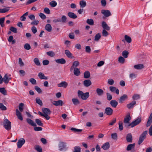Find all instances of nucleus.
Returning a JSON list of instances; mask_svg holds the SVG:
<instances>
[{"instance_id": "obj_36", "label": "nucleus", "mask_w": 152, "mask_h": 152, "mask_svg": "<svg viewBox=\"0 0 152 152\" xmlns=\"http://www.w3.org/2000/svg\"><path fill=\"white\" fill-rule=\"evenodd\" d=\"M80 4L81 7L83 8L86 6V4L85 1L84 0H82L80 1Z\"/></svg>"}, {"instance_id": "obj_10", "label": "nucleus", "mask_w": 152, "mask_h": 152, "mask_svg": "<svg viewBox=\"0 0 152 152\" xmlns=\"http://www.w3.org/2000/svg\"><path fill=\"white\" fill-rule=\"evenodd\" d=\"M113 110L110 107H107L105 108V109L104 113L107 115H111L113 113Z\"/></svg>"}, {"instance_id": "obj_26", "label": "nucleus", "mask_w": 152, "mask_h": 152, "mask_svg": "<svg viewBox=\"0 0 152 152\" xmlns=\"http://www.w3.org/2000/svg\"><path fill=\"white\" fill-rule=\"evenodd\" d=\"M65 54L69 58H73L72 55V53L68 50H65Z\"/></svg>"}, {"instance_id": "obj_61", "label": "nucleus", "mask_w": 152, "mask_h": 152, "mask_svg": "<svg viewBox=\"0 0 152 152\" xmlns=\"http://www.w3.org/2000/svg\"><path fill=\"white\" fill-rule=\"evenodd\" d=\"M34 20L31 22V24L32 25H37L39 23V21L37 20Z\"/></svg>"}, {"instance_id": "obj_45", "label": "nucleus", "mask_w": 152, "mask_h": 152, "mask_svg": "<svg viewBox=\"0 0 152 152\" xmlns=\"http://www.w3.org/2000/svg\"><path fill=\"white\" fill-rule=\"evenodd\" d=\"M125 60L124 58L122 56H120L118 58V61L121 64H124V63Z\"/></svg>"}, {"instance_id": "obj_20", "label": "nucleus", "mask_w": 152, "mask_h": 152, "mask_svg": "<svg viewBox=\"0 0 152 152\" xmlns=\"http://www.w3.org/2000/svg\"><path fill=\"white\" fill-rule=\"evenodd\" d=\"M11 79L8 77L7 74H6L3 78V81L6 84H7L9 81Z\"/></svg>"}, {"instance_id": "obj_47", "label": "nucleus", "mask_w": 152, "mask_h": 152, "mask_svg": "<svg viewBox=\"0 0 152 152\" xmlns=\"http://www.w3.org/2000/svg\"><path fill=\"white\" fill-rule=\"evenodd\" d=\"M0 109L2 110H6L7 108L2 103H0Z\"/></svg>"}, {"instance_id": "obj_23", "label": "nucleus", "mask_w": 152, "mask_h": 152, "mask_svg": "<svg viewBox=\"0 0 152 152\" xmlns=\"http://www.w3.org/2000/svg\"><path fill=\"white\" fill-rule=\"evenodd\" d=\"M38 76L40 79H45L47 80L48 79L47 77L45 76L44 74L41 72H39L38 74Z\"/></svg>"}, {"instance_id": "obj_52", "label": "nucleus", "mask_w": 152, "mask_h": 152, "mask_svg": "<svg viewBox=\"0 0 152 152\" xmlns=\"http://www.w3.org/2000/svg\"><path fill=\"white\" fill-rule=\"evenodd\" d=\"M35 148L39 152H42V148L41 147L38 145H36L35 146Z\"/></svg>"}, {"instance_id": "obj_34", "label": "nucleus", "mask_w": 152, "mask_h": 152, "mask_svg": "<svg viewBox=\"0 0 152 152\" xmlns=\"http://www.w3.org/2000/svg\"><path fill=\"white\" fill-rule=\"evenodd\" d=\"M124 39L128 43H130L132 42V39L128 35H125L124 36Z\"/></svg>"}, {"instance_id": "obj_11", "label": "nucleus", "mask_w": 152, "mask_h": 152, "mask_svg": "<svg viewBox=\"0 0 152 152\" xmlns=\"http://www.w3.org/2000/svg\"><path fill=\"white\" fill-rule=\"evenodd\" d=\"M131 119L130 114L128 113L126 115L124 118V123L128 125L129 124V122Z\"/></svg>"}, {"instance_id": "obj_43", "label": "nucleus", "mask_w": 152, "mask_h": 152, "mask_svg": "<svg viewBox=\"0 0 152 152\" xmlns=\"http://www.w3.org/2000/svg\"><path fill=\"white\" fill-rule=\"evenodd\" d=\"M0 92L4 95H7V91L4 88H0Z\"/></svg>"}, {"instance_id": "obj_25", "label": "nucleus", "mask_w": 152, "mask_h": 152, "mask_svg": "<svg viewBox=\"0 0 152 152\" xmlns=\"http://www.w3.org/2000/svg\"><path fill=\"white\" fill-rule=\"evenodd\" d=\"M67 15L69 17L73 19H76L77 17L76 15L72 12H69L67 13Z\"/></svg>"}, {"instance_id": "obj_42", "label": "nucleus", "mask_w": 152, "mask_h": 152, "mask_svg": "<svg viewBox=\"0 0 152 152\" xmlns=\"http://www.w3.org/2000/svg\"><path fill=\"white\" fill-rule=\"evenodd\" d=\"M70 129L75 132L77 133L81 132L83 130L82 129H78L74 128H71Z\"/></svg>"}, {"instance_id": "obj_64", "label": "nucleus", "mask_w": 152, "mask_h": 152, "mask_svg": "<svg viewBox=\"0 0 152 152\" xmlns=\"http://www.w3.org/2000/svg\"><path fill=\"white\" fill-rule=\"evenodd\" d=\"M44 12L46 14H49L50 13V11L48 7H45L44 9Z\"/></svg>"}, {"instance_id": "obj_19", "label": "nucleus", "mask_w": 152, "mask_h": 152, "mask_svg": "<svg viewBox=\"0 0 152 152\" xmlns=\"http://www.w3.org/2000/svg\"><path fill=\"white\" fill-rule=\"evenodd\" d=\"M55 61L57 63L61 64H65L66 62V61L64 58L58 59L55 60Z\"/></svg>"}, {"instance_id": "obj_40", "label": "nucleus", "mask_w": 152, "mask_h": 152, "mask_svg": "<svg viewBox=\"0 0 152 152\" xmlns=\"http://www.w3.org/2000/svg\"><path fill=\"white\" fill-rule=\"evenodd\" d=\"M36 123L37 124L40 126H42L43 125V123L42 122V121L39 119H36L35 120Z\"/></svg>"}, {"instance_id": "obj_56", "label": "nucleus", "mask_w": 152, "mask_h": 152, "mask_svg": "<svg viewBox=\"0 0 152 152\" xmlns=\"http://www.w3.org/2000/svg\"><path fill=\"white\" fill-rule=\"evenodd\" d=\"M106 30L103 29L102 31V35L104 37L107 36L109 34L108 32L106 31Z\"/></svg>"}, {"instance_id": "obj_44", "label": "nucleus", "mask_w": 152, "mask_h": 152, "mask_svg": "<svg viewBox=\"0 0 152 152\" xmlns=\"http://www.w3.org/2000/svg\"><path fill=\"white\" fill-rule=\"evenodd\" d=\"M36 102L40 106H42V105L43 103L42 100L40 99L39 98H37L35 99Z\"/></svg>"}, {"instance_id": "obj_27", "label": "nucleus", "mask_w": 152, "mask_h": 152, "mask_svg": "<svg viewBox=\"0 0 152 152\" xmlns=\"http://www.w3.org/2000/svg\"><path fill=\"white\" fill-rule=\"evenodd\" d=\"M134 68L137 69H141L144 68V65L142 64L135 65L134 66Z\"/></svg>"}, {"instance_id": "obj_35", "label": "nucleus", "mask_w": 152, "mask_h": 152, "mask_svg": "<svg viewBox=\"0 0 152 152\" xmlns=\"http://www.w3.org/2000/svg\"><path fill=\"white\" fill-rule=\"evenodd\" d=\"M67 18L65 15H63L61 18H60V23H65L66 21Z\"/></svg>"}, {"instance_id": "obj_14", "label": "nucleus", "mask_w": 152, "mask_h": 152, "mask_svg": "<svg viewBox=\"0 0 152 152\" xmlns=\"http://www.w3.org/2000/svg\"><path fill=\"white\" fill-rule=\"evenodd\" d=\"M16 115L20 121H22L23 118L21 113L18 110V109L16 110Z\"/></svg>"}, {"instance_id": "obj_16", "label": "nucleus", "mask_w": 152, "mask_h": 152, "mask_svg": "<svg viewBox=\"0 0 152 152\" xmlns=\"http://www.w3.org/2000/svg\"><path fill=\"white\" fill-rule=\"evenodd\" d=\"M110 91L113 92H115L117 94H119V90L113 86H110L109 88Z\"/></svg>"}, {"instance_id": "obj_53", "label": "nucleus", "mask_w": 152, "mask_h": 152, "mask_svg": "<svg viewBox=\"0 0 152 152\" xmlns=\"http://www.w3.org/2000/svg\"><path fill=\"white\" fill-rule=\"evenodd\" d=\"M24 48L27 50H28L31 49V46L29 44L26 43L24 45Z\"/></svg>"}, {"instance_id": "obj_54", "label": "nucleus", "mask_w": 152, "mask_h": 152, "mask_svg": "<svg viewBox=\"0 0 152 152\" xmlns=\"http://www.w3.org/2000/svg\"><path fill=\"white\" fill-rule=\"evenodd\" d=\"M35 90L38 92L39 94L42 93V90L40 88L37 86H35L34 87Z\"/></svg>"}, {"instance_id": "obj_22", "label": "nucleus", "mask_w": 152, "mask_h": 152, "mask_svg": "<svg viewBox=\"0 0 152 152\" xmlns=\"http://www.w3.org/2000/svg\"><path fill=\"white\" fill-rule=\"evenodd\" d=\"M67 85V83L65 81H62L60 83L58 84V87H63L64 88H66Z\"/></svg>"}, {"instance_id": "obj_49", "label": "nucleus", "mask_w": 152, "mask_h": 152, "mask_svg": "<svg viewBox=\"0 0 152 152\" xmlns=\"http://www.w3.org/2000/svg\"><path fill=\"white\" fill-rule=\"evenodd\" d=\"M34 62L35 64L37 66H40V63L38 59L37 58H35L34 60Z\"/></svg>"}, {"instance_id": "obj_24", "label": "nucleus", "mask_w": 152, "mask_h": 152, "mask_svg": "<svg viewBox=\"0 0 152 152\" xmlns=\"http://www.w3.org/2000/svg\"><path fill=\"white\" fill-rule=\"evenodd\" d=\"M42 110L44 114H49L51 113L50 110L48 108H42Z\"/></svg>"}, {"instance_id": "obj_17", "label": "nucleus", "mask_w": 152, "mask_h": 152, "mask_svg": "<svg viewBox=\"0 0 152 152\" xmlns=\"http://www.w3.org/2000/svg\"><path fill=\"white\" fill-rule=\"evenodd\" d=\"M110 147V144L109 142H107L104 143L102 146V148L104 150L109 149Z\"/></svg>"}, {"instance_id": "obj_15", "label": "nucleus", "mask_w": 152, "mask_h": 152, "mask_svg": "<svg viewBox=\"0 0 152 152\" xmlns=\"http://www.w3.org/2000/svg\"><path fill=\"white\" fill-rule=\"evenodd\" d=\"M132 134L130 133L127 134L126 137V140L128 142H132Z\"/></svg>"}, {"instance_id": "obj_9", "label": "nucleus", "mask_w": 152, "mask_h": 152, "mask_svg": "<svg viewBox=\"0 0 152 152\" xmlns=\"http://www.w3.org/2000/svg\"><path fill=\"white\" fill-rule=\"evenodd\" d=\"M25 140L23 138H21L17 142V146L18 148H20L25 143Z\"/></svg>"}, {"instance_id": "obj_21", "label": "nucleus", "mask_w": 152, "mask_h": 152, "mask_svg": "<svg viewBox=\"0 0 152 152\" xmlns=\"http://www.w3.org/2000/svg\"><path fill=\"white\" fill-rule=\"evenodd\" d=\"M91 82L90 80H86L84 81L83 84L86 87L90 86L91 84Z\"/></svg>"}, {"instance_id": "obj_28", "label": "nucleus", "mask_w": 152, "mask_h": 152, "mask_svg": "<svg viewBox=\"0 0 152 152\" xmlns=\"http://www.w3.org/2000/svg\"><path fill=\"white\" fill-rule=\"evenodd\" d=\"M136 104V102L135 101H133L131 103L127 104V107L128 109H131Z\"/></svg>"}, {"instance_id": "obj_30", "label": "nucleus", "mask_w": 152, "mask_h": 152, "mask_svg": "<svg viewBox=\"0 0 152 152\" xmlns=\"http://www.w3.org/2000/svg\"><path fill=\"white\" fill-rule=\"evenodd\" d=\"M45 29L48 32H50L52 31V27L50 24H47L45 26Z\"/></svg>"}, {"instance_id": "obj_12", "label": "nucleus", "mask_w": 152, "mask_h": 152, "mask_svg": "<svg viewBox=\"0 0 152 152\" xmlns=\"http://www.w3.org/2000/svg\"><path fill=\"white\" fill-rule=\"evenodd\" d=\"M53 104L56 106H62L64 104L63 102L61 100L58 101H54L52 102Z\"/></svg>"}, {"instance_id": "obj_38", "label": "nucleus", "mask_w": 152, "mask_h": 152, "mask_svg": "<svg viewBox=\"0 0 152 152\" xmlns=\"http://www.w3.org/2000/svg\"><path fill=\"white\" fill-rule=\"evenodd\" d=\"M84 78H88L90 77V73L88 71H86L84 73Z\"/></svg>"}, {"instance_id": "obj_60", "label": "nucleus", "mask_w": 152, "mask_h": 152, "mask_svg": "<svg viewBox=\"0 0 152 152\" xmlns=\"http://www.w3.org/2000/svg\"><path fill=\"white\" fill-rule=\"evenodd\" d=\"M46 54L48 55L51 57H53L54 55V53L53 51H50L47 52Z\"/></svg>"}, {"instance_id": "obj_8", "label": "nucleus", "mask_w": 152, "mask_h": 152, "mask_svg": "<svg viewBox=\"0 0 152 152\" xmlns=\"http://www.w3.org/2000/svg\"><path fill=\"white\" fill-rule=\"evenodd\" d=\"M128 96L125 94L121 96L118 99V102L119 103L122 104L124 102L128 99Z\"/></svg>"}, {"instance_id": "obj_46", "label": "nucleus", "mask_w": 152, "mask_h": 152, "mask_svg": "<svg viewBox=\"0 0 152 152\" xmlns=\"http://www.w3.org/2000/svg\"><path fill=\"white\" fill-rule=\"evenodd\" d=\"M50 5L52 7H55L57 5L56 2L54 1H52L49 3Z\"/></svg>"}, {"instance_id": "obj_33", "label": "nucleus", "mask_w": 152, "mask_h": 152, "mask_svg": "<svg viewBox=\"0 0 152 152\" xmlns=\"http://www.w3.org/2000/svg\"><path fill=\"white\" fill-rule=\"evenodd\" d=\"M74 73L75 75L76 76H78L80 74V72L79 69L77 68H74Z\"/></svg>"}, {"instance_id": "obj_62", "label": "nucleus", "mask_w": 152, "mask_h": 152, "mask_svg": "<svg viewBox=\"0 0 152 152\" xmlns=\"http://www.w3.org/2000/svg\"><path fill=\"white\" fill-rule=\"evenodd\" d=\"M9 10V7H6L3 9H1V11L3 12H2V13H5L7 12H8Z\"/></svg>"}, {"instance_id": "obj_39", "label": "nucleus", "mask_w": 152, "mask_h": 152, "mask_svg": "<svg viewBox=\"0 0 152 152\" xmlns=\"http://www.w3.org/2000/svg\"><path fill=\"white\" fill-rule=\"evenodd\" d=\"M86 23L90 25H94V20L92 19H87L86 21Z\"/></svg>"}, {"instance_id": "obj_55", "label": "nucleus", "mask_w": 152, "mask_h": 152, "mask_svg": "<svg viewBox=\"0 0 152 152\" xmlns=\"http://www.w3.org/2000/svg\"><path fill=\"white\" fill-rule=\"evenodd\" d=\"M119 129L120 131H122L123 129V123L121 121H120L118 123Z\"/></svg>"}, {"instance_id": "obj_59", "label": "nucleus", "mask_w": 152, "mask_h": 152, "mask_svg": "<svg viewBox=\"0 0 152 152\" xmlns=\"http://www.w3.org/2000/svg\"><path fill=\"white\" fill-rule=\"evenodd\" d=\"M10 30L12 32L14 33H17V30L16 28L13 26H11L10 28Z\"/></svg>"}, {"instance_id": "obj_63", "label": "nucleus", "mask_w": 152, "mask_h": 152, "mask_svg": "<svg viewBox=\"0 0 152 152\" xmlns=\"http://www.w3.org/2000/svg\"><path fill=\"white\" fill-rule=\"evenodd\" d=\"M29 81L33 85H35L36 84V80L33 78H31L30 79Z\"/></svg>"}, {"instance_id": "obj_18", "label": "nucleus", "mask_w": 152, "mask_h": 152, "mask_svg": "<svg viewBox=\"0 0 152 152\" xmlns=\"http://www.w3.org/2000/svg\"><path fill=\"white\" fill-rule=\"evenodd\" d=\"M110 104L112 107L116 108L118 104V102L115 100H113L110 101Z\"/></svg>"}, {"instance_id": "obj_5", "label": "nucleus", "mask_w": 152, "mask_h": 152, "mask_svg": "<svg viewBox=\"0 0 152 152\" xmlns=\"http://www.w3.org/2000/svg\"><path fill=\"white\" fill-rule=\"evenodd\" d=\"M147 132V131H145L143 132L142 134L140 136L138 142V144L139 145H140L142 143L146 137V135Z\"/></svg>"}, {"instance_id": "obj_57", "label": "nucleus", "mask_w": 152, "mask_h": 152, "mask_svg": "<svg viewBox=\"0 0 152 152\" xmlns=\"http://www.w3.org/2000/svg\"><path fill=\"white\" fill-rule=\"evenodd\" d=\"M140 98V95L137 94H134L132 96V99L134 100H137Z\"/></svg>"}, {"instance_id": "obj_3", "label": "nucleus", "mask_w": 152, "mask_h": 152, "mask_svg": "<svg viewBox=\"0 0 152 152\" xmlns=\"http://www.w3.org/2000/svg\"><path fill=\"white\" fill-rule=\"evenodd\" d=\"M78 97H80L83 100H86L89 97V95L88 92H87L85 93L80 91H78Z\"/></svg>"}, {"instance_id": "obj_31", "label": "nucleus", "mask_w": 152, "mask_h": 152, "mask_svg": "<svg viewBox=\"0 0 152 152\" xmlns=\"http://www.w3.org/2000/svg\"><path fill=\"white\" fill-rule=\"evenodd\" d=\"M96 92L98 96H101L103 94L104 91L102 89L97 88L96 90Z\"/></svg>"}, {"instance_id": "obj_13", "label": "nucleus", "mask_w": 152, "mask_h": 152, "mask_svg": "<svg viewBox=\"0 0 152 152\" xmlns=\"http://www.w3.org/2000/svg\"><path fill=\"white\" fill-rule=\"evenodd\" d=\"M101 26L103 29L106 30L107 31L110 30V27L108 26L107 24L104 21H102V22Z\"/></svg>"}, {"instance_id": "obj_4", "label": "nucleus", "mask_w": 152, "mask_h": 152, "mask_svg": "<svg viewBox=\"0 0 152 152\" xmlns=\"http://www.w3.org/2000/svg\"><path fill=\"white\" fill-rule=\"evenodd\" d=\"M3 126L7 130H10L11 128V122L8 119H5L3 122Z\"/></svg>"}, {"instance_id": "obj_50", "label": "nucleus", "mask_w": 152, "mask_h": 152, "mask_svg": "<svg viewBox=\"0 0 152 152\" xmlns=\"http://www.w3.org/2000/svg\"><path fill=\"white\" fill-rule=\"evenodd\" d=\"M24 106V104L22 103H20L19 104V109L20 111H23V107Z\"/></svg>"}, {"instance_id": "obj_1", "label": "nucleus", "mask_w": 152, "mask_h": 152, "mask_svg": "<svg viewBox=\"0 0 152 152\" xmlns=\"http://www.w3.org/2000/svg\"><path fill=\"white\" fill-rule=\"evenodd\" d=\"M27 122L30 125L34 126V129L35 131H42V128L40 127H36V124L33 120L31 119L28 118L26 119Z\"/></svg>"}, {"instance_id": "obj_58", "label": "nucleus", "mask_w": 152, "mask_h": 152, "mask_svg": "<svg viewBox=\"0 0 152 152\" xmlns=\"http://www.w3.org/2000/svg\"><path fill=\"white\" fill-rule=\"evenodd\" d=\"M137 76V74L134 73H132L130 74L129 77L131 79L135 78Z\"/></svg>"}, {"instance_id": "obj_51", "label": "nucleus", "mask_w": 152, "mask_h": 152, "mask_svg": "<svg viewBox=\"0 0 152 152\" xmlns=\"http://www.w3.org/2000/svg\"><path fill=\"white\" fill-rule=\"evenodd\" d=\"M106 95L107 99L108 101H110L112 99V96L110 93H106Z\"/></svg>"}, {"instance_id": "obj_29", "label": "nucleus", "mask_w": 152, "mask_h": 152, "mask_svg": "<svg viewBox=\"0 0 152 152\" xmlns=\"http://www.w3.org/2000/svg\"><path fill=\"white\" fill-rule=\"evenodd\" d=\"M135 145V143L129 145L127 147L126 150L127 151L131 150L132 149L134 148Z\"/></svg>"}, {"instance_id": "obj_37", "label": "nucleus", "mask_w": 152, "mask_h": 152, "mask_svg": "<svg viewBox=\"0 0 152 152\" xmlns=\"http://www.w3.org/2000/svg\"><path fill=\"white\" fill-rule=\"evenodd\" d=\"M101 37L100 33L97 34L95 36L94 40L96 41H98Z\"/></svg>"}, {"instance_id": "obj_2", "label": "nucleus", "mask_w": 152, "mask_h": 152, "mask_svg": "<svg viewBox=\"0 0 152 152\" xmlns=\"http://www.w3.org/2000/svg\"><path fill=\"white\" fill-rule=\"evenodd\" d=\"M141 121V117H138L135 120L132 121L131 123L128 125L126 124L125 125V126L127 127H128L129 126H131V127L132 128L139 124Z\"/></svg>"}, {"instance_id": "obj_41", "label": "nucleus", "mask_w": 152, "mask_h": 152, "mask_svg": "<svg viewBox=\"0 0 152 152\" xmlns=\"http://www.w3.org/2000/svg\"><path fill=\"white\" fill-rule=\"evenodd\" d=\"M122 54L123 56L125 58H126L128 57L129 53L127 50H124Z\"/></svg>"}, {"instance_id": "obj_7", "label": "nucleus", "mask_w": 152, "mask_h": 152, "mask_svg": "<svg viewBox=\"0 0 152 152\" xmlns=\"http://www.w3.org/2000/svg\"><path fill=\"white\" fill-rule=\"evenodd\" d=\"M101 12L106 17H108L111 15V14L110 11L108 10H102L101 11Z\"/></svg>"}, {"instance_id": "obj_32", "label": "nucleus", "mask_w": 152, "mask_h": 152, "mask_svg": "<svg viewBox=\"0 0 152 152\" xmlns=\"http://www.w3.org/2000/svg\"><path fill=\"white\" fill-rule=\"evenodd\" d=\"M72 101L73 104L75 105H77L80 103V102L77 99L73 98L72 99Z\"/></svg>"}, {"instance_id": "obj_6", "label": "nucleus", "mask_w": 152, "mask_h": 152, "mask_svg": "<svg viewBox=\"0 0 152 152\" xmlns=\"http://www.w3.org/2000/svg\"><path fill=\"white\" fill-rule=\"evenodd\" d=\"M66 143L63 142H60L58 144V147L60 151L64 150L66 151L67 149L66 148Z\"/></svg>"}, {"instance_id": "obj_48", "label": "nucleus", "mask_w": 152, "mask_h": 152, "mask_svg": "<svg viewBox=\"0 0 152 152\" xmlns=\"http://www.w3.org/2000/svg\"><path fill=\"white\" fill-rule=\"evenodd\" d=\"M81 148L79 146H76L74 147L73 152H80Z\"/></svg>"}]
</instances>
